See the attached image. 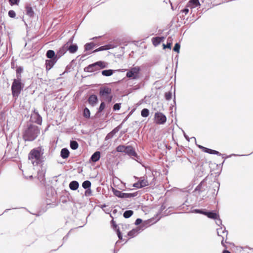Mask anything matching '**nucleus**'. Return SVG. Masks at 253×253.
<instances>
[{"label": "nucleus", "instance_id": "obj_1", "mask_svg": "<svg viewBox=\"0 0 253 253\" xmlns=\"http://www.w3.org/2000/svg\"><path fill=\"white\" fill-rule=\"evenodd\" d=\"M43 150L42 147H38L30 151L28 154V159L33 166H38L42 162Z\"/></svg>", "mask_w": 253, "mask_h": 253}, {"label": "nucleus", "instance_id": "obj_2", "mask_svg": "<svg viewBox=\"0 0 253 253\" xmlns=\"http://www.w3.org/2000/svg\"><path fill=\"white\" fill-rule=\"evenodd\" d=\"M39 133V127L36 126L30 125L24 132L23 138L25 141H33L37 137Z\"/></svg>", "mask_w": 253, "mask_h": 253}, {"label": "nucleus", "instance_id": "obj_3", "mask_svg": "<svg viewBox=\"0 0 253 253\" xmlns=\"http://www.w3.org/2000/svg\"><path fill=\"white\" fill-rule=\"evenodd\" d=\"M24 84L22 83L21 79H15L13 80L11 92L12 96L16 99L20 95L23 88Z\"/></svg>", "mask_w": 253, "mask_h": 253}, {"label": "nucleus", "instance_id": "obj_4", "mask_svg": "<svg viewBox=\"0 0 253 253\" xmlns=\"http://www.w3.org/2000/svg\"><path fill=\"white\" fill-rule=\"evenodd\" d=\"M106 67V63L103 61H98L93 64L89 65L86 67L84 70L86 72H93L105 68Z\"/></svg>", "mask_w": 253, "mask_h": 253}, {"label": "nucleus", "instance_id": "obj_5", "mask_svg": "<svg viewBox=\"0 0 253 253\" xmlns=\"http://www.w3.org/2000/svg\"><path fill=\"white\" fill-rule=\"evenodd\" d=\"M111 93L112 89L108 87H103L100 89L99 95L104 100L109 103L112 101L113 98Z\"/></svg>", "mask_w": 253, "mask_h": 253}, {"label": "nucleus", "instance_id": "obj_6", "mask_svg": "<svg viewBox=\"0 0 253 253\" xmlns=\"http://www.w3.org/2000/svg\"><path fill=\"white\" fill-rule=\"evenodd\" d=\"M141 71L140 67L139 66H135L131 68L126 73V76L127 78L133 80L137 79L139 78V74Z\"/></svg>", "mask_w": 253, "mask_h": 253}, {"label": "nucleus", "instance_id": "obj_7", "mask_svg": "<svg viewBox=\"0 0 253 253\" xmlns=\"http://www.w3.org/2000/svg\"><path fill=\"white\" fill-rule=\"evenodd\" d=\"M154 120L157 125H163L167 122V117L163 113L157 112L154 114Z\"/></svg>", "mask_w": 253, "mask_h": 253}, {"label": "nucleus", "instance_id": "obj_8", "mask_svg": "<svg viewBox=\"0 0 253 253\" xmlns=\"http://www.w3.org/2000/svg\"><path fill=\"white\" fill-rule=\"evenodd\" d=\"M217 234L219 236H221V244L223 246H224L225 248H227L226 246L224 243V240L225 238V240L227 239V231L223 230L222 229H219L217 230Z\"/></svg>", "mask_w": 253, "mask_h": 253}, {"label": "nucleus", "instance_id": "obj_9", "mask_svg": "<svg viewBox=\"0 0 253 253\" xmlns=\"http://www.w3.org/2000/svg\"><path fill=\"white\" fill-rule=\"evenodd\" d=\"M68 51L67 50V45L65 43L63 46L61 47L58 50L56 55L55 58H59L62 56L66 52Z\"/></svg>", "mask_w": 253, "mask_h": 253}, {"label": "nucleus", "instance_id": "obj_10", "mask_svg": "<svg viewBox=\"0 0 253 253\" xmlns=\"http://www.w3.org/2000/svg\"><path fill=\"white\" fill-rule=\"evenodd\" d=\"M56 62V59L54 58L52 59L46 60L45 61V68L46 71H48L50 70L54 66Z\"/></svg>", "mask_w": 253, "mask_h": 253}, {"label": "nucleus", "instance_id": "obj_11", "mask_svg": "<svg viewBox=\"0 0 253 253\" xmlns=\"http://www.w3.org/2000/svg\"><path fill=\"white\" fill-rule=\"evenodd\" d=\"M125 153L134 157H136L137 154L133 148L131 146H127L125 150Z\"/></svg>", "mask_w": 253, "mask_h": 253}, {"label": "nucleus", "instance_id": "obj_12", "mask_svg": "<svg viewBox=\"0 0 253 253\" xmlns=\"http://www.w3.org/2000/svg\"><path fill=\"white\" fill-rule=\"evenodd\" d=\"M66 45H67V50L70 52L71 53H75L78 49V46L75 44H70V42H68L66 43Z\"/></svg>", "mask_w": 253, "mask_h": 253}, {"label": "nucleus", "instance_id": "obj_13", "mask_svg": "<svg viewBox=\"0 0 253 253\" xmlns=\"http://www.w3.org/2000/svg\"><path fill=\"white\" fill-rule=\"evenodd\" d=\"M200 5L199 0H190L187 4L186 7L194 8Z\"/></svg>", "mask_w": 253, "mask_h": 253}, {"label": "nucleus", "instance_id": "obj_14", "mask_svg": "<svg viewBox=\"0 0 253 253\" xmlns=\"http://www.w3.org/2000/svg\"><path fill=\"white\" fill-rule=\"evenodd\" d=\"M114 47H115V46H114L113 44H107V45H103V46H101L99 47V48H98L96 49L95 50H94L93 51V52H98V51H100L108 50V49H110L113 48Z\"/></svg>", "mask_w": 253, "mask_h": 253}, {"label": "nucleus", "instance_id": "obj_15", "mask_svg": "<svg viewBox=\"0 0 253 253\" xmlns=\"http://www.w3.org/2000/svg\"><path fill=\"white\" fill-rule=\"evenodd\" d=\"M165 38L164 37H156L153 38L152 39V42L153 45L155 46H158L160 43L164 41Z\"/></svg>", "mask_w": 253, "mask_h": 253}, {"label": "nucleus", "instance_id": "obj_16", "mask_svg": "<svg viewBox=\"0 0 253 253\" xmlns=\"http://www.w3.org/2000/svg\"><path fill=\"white\" fill-rule=\"evenodd\" d=\"M200 148H201L202 149L203 151L211 154H216L219 156L221 155V154L219 152L214 150L207 148L203 146H200Z\"/></svg>", "mask_w": 253, "mask_h": 253}, {"label": "nucleus", "instance_id": "obj_17", "mask_svg": "<svg viewBox=\"0 0 253 253\" xmlns=\"http://www.w3.org/2000/svg\"><path fill=\"white\" fill-rule=\"evenodd\" d=\"M98 98L96 95L92 94L88 99V103L92 106H94L97 102Z\"/></svg>", "mask_w": 253, "mask_h": 253}, {"label": "nucleus", "instance_id": "obj_18", "mask_svg": "<svg viewBox=\"0 0 253 253\" xmlns=\"http://www.w3.org/2000/svg\"><path fill=\"white\" fill-rule=\"evenodd\" d=\"M205 215L208 216L209 218L213 219H216L219 217V215L217 213L213 211H206Z\"/></svg>", "mask_w": 253, "mask_h": 253}, {"label": "nucleus", "instance_id": "obj_19", "mask_svg": "<svg viewBox=\"0 0 253 253\" xmlns=\"http://www.w3.org/2000/svg\"><path fill=\"white\" fill-rule=\"evenodd\" d=\"M100 158V152L99 151L95 152L91 157V160L93 162H96Z\"/></svg>", "mask_w": 253, "mask_h": 253}, {"label": "nucleus", "instance_id": "obj_20", "mask_svg": "<svg viewBox=\"0 0 253 253\" xmlns=\"http://www.w3.org/2000/svg\"><path fill=\"white\" fill-rule=\"evenodd\" d=\"M69 151L66 148H63L61 151V156L63 159L67 158L69 156Z\"/></svg>", "mask_w": 253, "mask_h": 253}, {"label": "nucleus", "instance_id": "obj_21", "mask_svg": "<svg viewBox=\"0 0 253 253\" xmlns=\"http://www.w3.org/2000/svg\"><path fill=\"white\" fill-rule=\"evenodd\" d=\"M79 183L76 181H73L69 184V187L72 190H76L79 187Z\"/></svg>", "mask_w": 253, "mask_h": 253}, {"label": "nucleus", "instance_id": "obj_22", "mask_svg": "<svg viewBox=\"0 0 253 253\" xmlns=\"http://www.w3.org/2000/svg\"><path fill=\"white\" fill-rule=\"evenodd\" d=\"M46 56L48 58L51 59H52L53 58L56 59L57 58H55L56 56L55 54V52L52 50H48L46 53Z\"/></svg>", "mask_w": 253, "mask_h": 253}, {"label": "nucleus", "instance_id": "obj_23", "mask_svg": "<svg viewBox=\"0 0 253 253\" xmlns=\"http://www.w3.org/2000/svg\"><path fill=\"white\" fill-rule=\"evenodd\" d=\"M95 44L94 42L87 43L84 45V49L86 51L90 50L93 48Z\"/></svg>", "mask_w": 253, "mask_h": 253}, {"label": "nucleus", "instance_id": "obj_24", "mask_svg": "<svg viewBox=\"0 0 253 253\" xmlns=\"http://www.w3.org/2000/svg\"><path fill=\"white\" fill-rule=\"evenodd\" d=\"M172 45V39L170 37H169L168 39V42L167 44H163V48L164 49H166V48L171 49Z\"/></svg>", "mask_w": 253, "mask_h": 253}, {"label": "nucleus", "instance_id": "obj_25", "mask_svg": "<svg viewBox=\"0 0 253 253\" xmlns=\"http://www.w3.org/2000/svg\"><path fill=\"white\" fill-rule=\"evenodd\" d=\"M26 14L30 16V17H32L34 15V11L33 10L31 6H27L26 7Z\"/></svg>", "mask_w": 253, "mask_h": 253}, {"label": "nucleus", "instance_id": "obj_26", "mask_svg": "<svg viewBox=\"0 0 253 253\" xmlns=\"http://www.w3.org/2000/svg\"><path fill=\"white\" fill-rule=\"evenodd\" d=\"M113 74V71L112 70H106L102 71V74L104 76H110Z\"/></svg>", "mask_w": 253, "mask_h": 253}, {"label": "nucleus", "instance_id": "obj_27", "mask_svg": "<svg viewBox=\"0 0 253 253\" xmlns=\"http://www.w3.org/2000/svg\"><path fill=\"white\" fill-rule=\"evenodd\" d=\"M23 69L22 67H18L17 68V69L16 70L17 79H21V74L23 72Z\"/></svg>", "mask_w": 253, "mask_h": 253}, {"label": "nucleus", "instance_id": "obj_28", "mask_svg": "<svg viewBox=\"0 0 253 253\" xmlns=\"http://www.w3.org/2000/svg\"><path fill=\"white\" fill-rule=\"evenodd\" d=\"M70 147L73 150H76L79 147V144L76 141H71Z\"/></svg>", "mask_w": 253, "mask_h": 253}, {"label": "nucleus", "instance_id": "obj_29", "mask_svg": "<svg viewBox=\"0 0 253 253\" xmlns=\"http://www.w3.org/2000/svg\"><path fill=\"white\" fill-rule=\"evenodd\" d=\"M141 115L143 117H147L149 115V111L148 109L144 108L142 110Z\"/></svg>", "mask_w": 253, "mask_h": 253}, {"label": "nucleus", "instance_id": "obj_30", "mask_svg": "<svg viewBox=\"0 0 253 253\" xmlns=\"http://www.w3.org/2000/svg\"><path fill=\"white\" fill-rule=\"evenodd\" d=\"M90 111L87 108H85L84 110L83 116L84 118L88 119L90 117Z\"/></svg>", "mask_w": 253, "mask_h": 253}, {"label": "nucleus", "instance_id": "obj_31", "mask_svg": "<svg viewBox=\"0 0 253 253\" xmlns=\"http://www.w3.org/2000/svg\"><path fill=\"white\" fill-rule=\"evenodd\" d=\"M133 212L132 211L128 210L125 211L123 215L124 217L127 218L130 217L133 214Z\"/></svg>", "mask_w": 253, "mask_h": 253}, {"label": "nucleus", "instance_id": "obj_32", "mask_svg": "<svg viewBox=\"0 0 253 253\" xmlns=\"http://www.w3.org/2000/svg\"><path fill=\"white\" fill-rule=\"evenodd\" d=\"M126 147L125 145H120L116 148V150L119 152H125Z\"/></svg>", "mask_w": 253, "mask_h": 253}, {"label": "nucleus", "instance_id": "obj_33", "mask_svg": "<svg viewBox=\"0 0 253 253\" xmlns=\"http://www.w3.org/2000/svg\"><path fill=\"white\" fill-rule=\"evenodd\" d=\"M82 186L84 189L89 188L91 186V182L88 180L84 181L82 184Z\"/></svg>", "mask_w": 253, "mask_h": 253}, {"label": "nucleus", "instance_id": "obj_34", "mask_svg": "<svg viewBox=\"0 0 253 253\" xmlns=\"http://www.w3.org/2000/svg\"><path fill=\"white\" fill-rule=\"evenodd\" d=\"M141 187L146 186L149 185L148 181L145 179L139 180Z\"/></svg>", "mask_w": 253, "mask_h": 253}, {"label": "nucleus", "instance_id": "obj_35", "mask_svg": "<svg viewBox=\"0 0 253 253\" xmlns=\"http://www.w3.org/2000/svg\"><path fill=\"white\" fill-rule=\"evenodd\" d=\"M180 47V44L178 43H176L174 46L173 50L178 53L179 52Z\"/></svg>", "mask_w": 253, "mask_h": 253}, {"label": "nucleus", "instance_id": "obj_36", "mask_svg": "<svg viewBox=\"0 0 253 253\" xmlns=\"http://www.w3.org/2000/svg\"><path fill=\"white\" fill-rule=\"evenodd\" d=\"M114 194L116 196L120 198H122V196L123 195V193L119 190H115Z\"/></svg>", "mask_w": 253, "mask_h": 253}, {"label": "nucleus", "instance_id": "obj_37", "mask_svg": "<svg viewBox=\"0 0 253 253\" xmlns=\"http://www.w3.org/2000/svg\"><path fill=\"white\" fill-rule=\"evenodd\" d=\"M8 15L11 18H14L16 16V14L14 10H10L8 11Z\"/></svg>", "mask_w": 253, "mask_h": 253}, {"label": "nucleus", "instance_id": "obj_38", "mask_svg": "<svg viewBox=\"0 0 253 253\" xmlns=\"http://www.w3.org/2000/svg\"><path fill=\"white\" fill-rule=\"evenodd\" d=\"M123 195L122 196L123 198H130L133 196L132 194H128V193H123Z\"/></svg>", "mask_w": 253, "mask_h": 253}, {"label": "nucleus", "instance_id": "obj_39", "mask_svg": "<svg viewBox=\"0 0 253 253\" xmlns=\"http://www.w3.org/2000/svg\"><path fill=\"white\" fill-rule=\"evenodd\" d=\"M105 103L104 102H102L100 105L99 108L98 112H101V111H102L104 110V109L105 108Z\"/></svg>", "mask_w": 253, "mask_h": 253}, {"label": "nucleus", "instance_id": "obj_40", "mask_svg": "<svg viewBox=\"0 0 253 253\" xmlns=\"http://www.w3.org/2000/svg\"><path fill=\"white\" fill-rule=\"evenodd\" d=\"M121 108L120 104L116 103L113 106V109L114 110H119Z\"/></svg>", "mask_w": 253, "mask_h": 253}, {"label": "nucleus", "instance_id": "obj_41", "mask_svg": "<svg viewBox=\"0 0 253 253\" xmlns=\"http://www.w3.org/2000/svg\"><path fill=\"white\" fill-rule=\"evenodd\" d=\"M11 5L18 4V0H8Z\"/></svg>", "mask_w": 253, "mask_h": 253}, {"label": "nucleus", "instance_id": "obj_42", "mask_svg": "<svg viewBox=\"0 0 253 253\" xmlns=\"http://www.w3.org/2000/svg\"><path fill=\"white\" fill-rule=\"evenodd\" d=\"M194 211L196 213H201V214H203L204 215H205V213L206 212V211H204L201 210H198V209L195 210Z\"/></svg>", "mask_w": 253, "mask_h": 253}, {"label": "nucleus", "instance_id": "obj_43", "mask_svg": "<svg viewBox=\"0 0 253 253\" xmlns=\"http://www.w3.org/2000/svg\"><path fill=\"white\" fill-rule=\"evenodd\" d=\"M133 186L137 188H142L141 187V186L140 185V181H139L138 182L134 183L133 184Z\"/></svg>", "mask_w": 253, "mask_h": 253}, {"label": "nucleus", "instance_id": "obj_44", "mask_svg": "<svg viewBox=\"0 0 253 253\" xmlns=\"http://www.w3.org/2000/svg\"><path fill=\"white\" fill-rule=\"evenodd\" d=\"M165 97L167 100H169L171 98V94L170 93H166Z\"/></svg>", "mask_w": 253, "mask_h": 253}, {"label": "nucleus", "instance_id": "obj_45", "mask_svg": "<svg viewBox=\"0 0 253 253\" xmlns=\"http://www.w3.org/2000/svg\"><path fill=\"white\" fill-rule=\"evenodd\" d=\"M111 223L112 224V226L113 227L114 229H116L117 227V225L115 221L114 220H112Z\"/></svg>", "mask_w": 253, "mask_h": 253}, {"label": "nucleus", "instance_id": "obj_46", "mask_svg": "<svg viewBox=\"0 0 253 253\" xmlns=\"http://www.w3.org/2000/svg\"><path fill=\"white\" fill-rule=\"evenodd\" d=\"M182 12L184 13L185 14H187L189 12V9L188 8H184L182 10Z\"/></svg>", "mask_w": 253, "mask_h": 253}, {"label": "nucleus", "instance_id": "obj_47", "mask_svg": "<svg viewBox=\"0 0 253 253\" xmlns=\"http://www.w3.org/2000/svg\"><path fill=\"white\" fill-rule=\"evenodd\" d=\"M117 234L119 239H122V236L119 229H117Z\"/></svg>", "mask_w": 253, "mask_h": 253}, {"label": "nucleus", "instance_id": "obj_48", "mask_svg": "<svg viewBox=\"0 0 253 253\" xmlns=\"http://www.w3.org/2000/svg\"><path fill=\"white\" fill-rule=\"evenodd\" d=\"M141 221H142L141 219L138 218L136 220L135 223H136V224H139L141 222Z\"/></svg>", "mask_w": 253, "mask_h": 253}, {"label": "nucleus", "instance_id": "obj_49", "mask_svg": "<svg viewBox=\"0 0 253 253\" xmlns=\"http://www.w3.org/2000/svg\"><path fill=\"white\" fill-rule=\"evenodd\" d=\"M38 124H41L42 123V118H40L39 119H38V121L37 122Z\"/></svg>", "mask_w": 253, "mask_h": 253}, {"label": "nucleus", "instance_id": "obj_50", "mask_svg": "<svg viewBox=\"0 0 253 253\" xmlns=\"http://www.w3.org/2000/svg\"><path fill=\"white\" fill-rule=\"evenodd\" d=\"M133 233V231H131L130 232H128V236H132V234Z\"/></svg>", "mask_w": 253, "mask_h": 253}, {"label": "nucleus", "instance_id": "obj_51", "mask_svg": "<svg viewBox=\"0 0 253 253\" xmlns=\"http://www.w3.org/2000/svg\"><path fill=\"white\" fill-rule=\"evenodd\" d=\"M222 253H230V252L227 250H224Z\"/></svg>", "mask_w": 253, "mask_h": 253}, {"label": "nucleus", "instance_id": "obj_52", "mask_svg": "<svg viewBox=\"0 0 253 253\" xmlns=\"http://www.w3.org/2000/svg\"><path fill=\"white\" fill-rule=\"evenodd\" d=\"M115 133V129H114L113 131H112V132L108 134L107 136H108L110 134H113Z\"/></svg>", "mask_w": 253, "mask_h": 253}, {"label": "nucleus", "instance_id": "obj_53", "mask_svg": "<svg viewBox=\"0 0 253 253\" xmlns=\"http://www.w3.org/2000/svg\"><path fill=\"white\" fill-rule=\"evenodd\" d=\"M96 38H97V37H94V38H92V39L94 40V39H96Z\"/></svg>", "mask_w": 253, "mask_h": 253}]
</instances>
